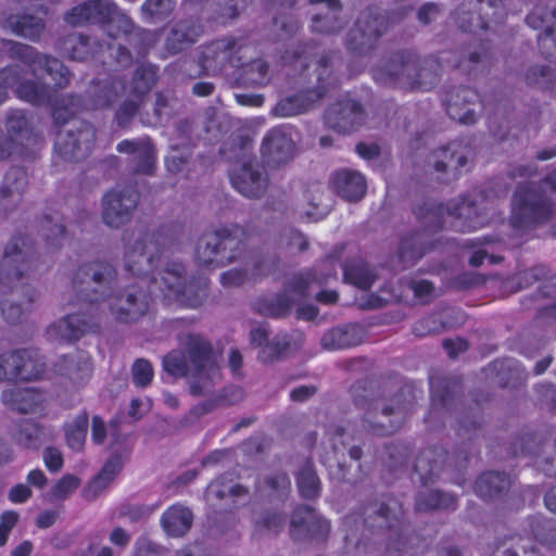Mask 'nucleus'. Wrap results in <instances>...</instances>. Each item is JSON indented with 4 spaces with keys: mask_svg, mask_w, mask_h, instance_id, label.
Wrapping results in <instances>:
<instances>
[{
    "mask_svg": "<svg viewBox=\"0 0 556 556\" xmlns=\"http://www.w3.org/2000/svg\"><path fill=\"white\" fill-rule=\"evenodd\" d=\"M178 225H162L155 232L140 233L132 244L130 236L125 233V268L135 281L115 290L116 268L106 261H92L81 264L72 279L75 293L73 305L85 308L84 313L68 314L55 321L49 333L66 342H75L88 333L100 330L97 304L109 302V309L118 324H136L151 311L152 286L157 285L164 301L181 307L197 308L208 294V278L197 275L186 279V269L181 263L168 264L160 274L154 275L164 252L176 241Z\"/></svg>",
    "mask_w": 556,
    "mask_h": 556,
    "instance_id": "obj_1",
    "label": "nucleus"
},
{
    "mask_svg": "<svg viewBox=\"0 0 556 556\" xmlns=\"http://www.w3.org/2000/svg\"><path fill=\"white\" fill-rule=\"evenodd\" d=\"M16 97L35 106H51L52 117L58 125L72 122L65 131L59 130L54 141L55 153L66 162H79L92 152L97 134L93 125L87 121L73 119L84 111L111 108L126 90L125 81L114 77L93 78L86 96L68 93L55 99V89L46 83L21 78L15 84Z\"/></svg>",
    "mask_w": 556,
    "mask_h": 556,
    "instance_id": "obj_2",
    "label": "nucleus"
},
{
    "mask_svg": "<svg viewBox=\"0 0 556 556\" xmlns=\"http://www.w3.org/2000/svg\"><path fill=\"white\" fill-rule=\"evenodd\" d=\"M393 386L387 389L372 379L357 380L352 384L350 392L355 406L364 409L362 426L366 433L386 437L394 433L414 412L418 393L413 383H396V394L390 399L389 404L382 403L386 392L391 391Z\"/></svg>",
    "mask_w": 556,
    "mask_h": 556,
    "instance_id": "obj_3",
    "label": "nucleus"
},
{
    "mask_svg": "<svg viewBox=\"0 0 556 556\" xmlns=\"http://www.w3.org/2000/svg\"><path fill=\"white\" fill-rule=\"evenodd\" d=\"M177 340L181 349L172 350L163 357V369L176 379L190 377L191 395L208 393L218 375L213 345L203 334L194 332L180 333Z\"/></svg>",
    "mask_w": 556,
    "mask_h": 556,
    "instance_id": "obj_4",
    "label": "nucleus"
},
{
    "mask_svg": "<svg viewBox=\"0 0 556 556\" xmlns=\"http://www.w3.org/2000/svg\"><path fill=\"white\" fill-rule=\"evenodd\" d=\"M362 523L384 543L383 556H404L413 540L407 535L403 503L392 494H381L362 507Z\"/></svg>",
    "mask_w": 556,
    "mask_h": 556,
    "instance_id": "obj_5",
    "label": "nucleus"
},
{
    "mask_svg": "<svg viewBox=\"0 0 556 556\" xmlns=\"http://www.w3.org/2000/svg\"><path fill=\"white\" fill-rule=\"evenodd\" d=\"M442 63L439 56L430 55L420 60L410 50L394 52L384 67L374 71V78L392 87L429 91L440 80Z\"/></svg>",
    "mask_w": 556,
    "mask_h": 556,
    "instance_id": "obj_6",
    "label": "nucleus"
},
{
    "mask_svg": "<svg viewBox=\"0 0 556 556\" xmlns=\"http://www.w3.org/2000/svg\"><path fill=\"white\" fill-rule=\"evenodd\" d=\"M509 225L531 231L556 220V200L534 181L519 182L510 200Z\"/></svg>",
    "mask_w": 556,
    "mask_h": 556,
    "instance_id": "obj_7",
    "label": "nucleus"
},
{
    "mask_svg": "<svg viewBox=\"0 0 556 556\" xmlns=\"http://www.w3.org/2000/svg\"><path fill=\"white\" fill-rule=\"evenodd\" d=\"M526 23L533 29H543L538 35V47L543 58L549 63L547 65L531 66L526 75V83L530 87L543 91L556 90V8L552 11L547 5L536 4L526 16Z\"/></svg>",
    "mask_w": 556,
    "mask_h": 556,
    "instance_id": "obj_8",
    "label": "nucleus"
},
{
    "mask_svg": "<svg viewBox=\"0 0 556 556\" xmlns=\"http://www.w3.org/2000/svg\"><path fill=\"white\" fill-rule=\"evenodd\" d=\"M416 218L426 226L442 229L444 216L452 218L451 226L456 231L470 232L483 228L489 222V214L479 210L475 201L462 197L458 202L444 204L432 200H425L413 208Z\"/></svg>",
    "mask_w": 556,
    "mask_h": 556,
    "instance_id": "obj_9",
    "label": "nucleus"
},
{
    "mask_svg": "<svg viewBox=\"0 0 556 556\" xmlns=\"http://www.w3.org/2000/svg\"><path fill=\"white\" fill-rule=\"evenodd\" d=\"M249 237V230L238 224L203 233L195 250L198 265L216 268L240 258L245 251Z\"/></svg>",
    "mask_w": 556,
    "mask_h": 556,
    "instance_id": "obj_10",
    "label": "nucleus"
},
{
    "mask_svg": "<svg viewBox=\"0 0 556 556\" xmlns=\"http://www.w3.org/2000/svg\"><path fill=\"white\" fill-rule=\"evenodd\" d=\"M332 55L325 53L317 60V85L314 88L301 90L294 94L280 99L273 112L279 117H290L303 114L320 101L330 89L336 88L338 85L337 78L332 71Z\"/></svg>",
    "mask_w": 556,
    "mask_h": 556,
    "instance_id": "obj_11",
    "label": "nucleus"
},
{
    "mask_svg": "<svg viewBox=\"0 0 556 556\" xmlns=\"http://www.w3.org/2000/svg\"><path fill=\"white\" fill-rule=\"evenodd\" d=\"M250 46L247 36H225L201 47L199 64L204 74H222L239 70L245 59L244 50Z\"/></svg>",
    "mask_w": 556,
    "mask_h": 556,
    "instance_id": "obj_12",
    "label": "nucleus"
},
{
    "mask_svg": "<svg viewBox=\"0 0 556 556\" xmlns=\"http://www.w3.org/2000/svg\"><path fill=\"white\" fill-rule=\"evenodd\" d=\"M38 254L33 240L14 235L0 256V285L12 286L24 277L29 278L37 267Z\"/></svg>",
    "mask_w": 556,
    "mask_h": 556,
    "instance_id": "obj_13",
    "label": "nucleus"
},
{
    "mask_svg": "<svg viewBox=\"0 0 556 556\" xmlns=\"http://www.w3.org/2000/svg\"><path fill=\"white\" fill-rule=\"evenodd\" d=\"M63 20L73 27L87 24L109 26L116 22L124 34L131 33L135 26L131 18L113 0L84 1L67 10Z\"/></svg>",
    "mask_w": 556,
    "mask_h": 556,
    "instance_id": "obj_14",
    "label": "nucleus"
},
{
    "mask_svg": "<svg viewBox=\"0 0 556 556\" xmlns=\"http://www.w3.org/2000/svg\"><path fill=\"white\" fill-rule=\"evenodd\" d=\"M1 42L8 47L9 59L18 61L29 67L33 74H36L37 71H43L53 80L55 90L66 88L70 85L72 73L61 60L41 53L35 47L23 42L10 39H2Z\"/></svg>",
    "mask_w": 556,
    "mask_h": 556,
    "instance_id": "obj_15",
    "label": "nucleus"
},
{
    "mask_svg": "<svg viewBox=\"0 0 556 556\" xmlns=\"http://www.w3.org/2000/svg\"><path fill=\"white\" fill-rule=\"evenodd\" d=\"M390 25L389 15L378 7H368L357 16L346 39V49L355 55L374 51Z\"/></svg>",
    "mask_w": 556,
    "mask_h": 556,
    "instance_id": "obj_16",
    "label": "nucleus"
},
{
    "mask_svg": "<svg viewBox=\"0 0 556 556\" xmlns=\"http://www.w3.org/2000/svg\"><path fill=\"white\" fill-rule=\"evenodd\" d=\"M506 0H466L452 15L458 27L465 33L477 34L501 25L505 17Z\"/></svg>",
    "mask_w": 556,
    "mask_h": 556,
    "instance_id": "obj_17",
    "label": "nucleus"
},
{
    "mask_svg": "<svg viewBox=\"0 0 556 556\" xmlns=\"http://www.w3.org/2000/svg\"><path fill=\"white\" fill-rule=\"evenodd\" d=\"M119 418L114 417L109 422L111 445H121L123 452L114 451L106 459L101 470L92 477L81 491V496L91 502L94 501L116 478L124 466V457L128 456L129 448L125 446L126 435L119 432Z\"/></svg>",
    "mask_w": 556,
    "mask_h": 556,
    "instance_id": "obj_18",
    "label": "nucleus"
},
{
    "mask_svg": "<svg viewBox=\"0 0 556 556\" xmlns=\"http://www.w3.org/2000/svg\"><path fill=\"white\" fill-rule=\"evenodd\" d=\"M331 522L308 505H296L291 514L289 534L295 542L326 543Z\"/></svg>",
    "mask_w": 556,
    "mask_h": 556,
    "instance_id": "obj_19",
    "label": "nucleus"
},
{
    "mask_svg": "<svg viewBox=\"0 0 556 556\" xmlns=\"http://www.w3.org/2000/svg\"><path fill=\"white\" fill-rule=\"evenodd\" d=\"M46 370V363L36 349L14 350L0 355V382L8 376L22 381L39 380Z\"/></svg>",
    "mask_w": 556,
    "mask_h": 556,
    "instance_id": "obj_20",
    "label": "nucleus"
},
{
    "mask_svg": "<svg viewBox=\"0 0 556 556\" xmlns=\"http://www.w3.org/2000/svg\"><path fill=\"white\" fill-rule=\"evenodd\" d=\"M139 203V192L135 186H125L106 192L102 200V219L112 228H119L130 220Z\"/></svg>",
    "mask_w": 556,
    "mask_h": 556,
    "instance_id": "obj_21",
    "label": "nucleus"
},
{
    "mask_svg": "<svg viewBox=\"0 0 556 556\" xmlns=\"http://www.w3.org/2000/svg\"><path fill=\"white\" fill-rule=\"evenodd\" d=\"M433 168L437 173L446 174L445 182L458 179L469 170V162L473 159V149L463 140H453L433 151Z\"/></svg>",
    "mask_w": 556,
    "mask_h": 556,
    "instance_id": "obj_22",
    "label": "nucleus"
},
{
    "mask_svg": "<svg viewBox=\"0 0 556 556\" xmlns=\"http://www.w3.org/2000/svg\"><path fill=\"white\" fill-rule=\"evenodd\" d=\"M324 119L328 128L339 134H350L365 123L366 113L361 102L344 97L328 106Z\"/></svg>",
    "mask_w": 556,
    "mask_h": 556,
    "instance_id": "obj_23",
    "label": "nucleus"
},
{
    "mask_svg": "<svg viewBox=\"0 0 556 556\" xmlns=\"http://www.w3.org/2000/svg\"><path fill=\"white\" fill-rule=\"evenodd\" d=\"M33 118V113L29 111L10 109L7 113L4 126L9 137L21 142L23 147L37 156L45 146V139L35 129Z\"/></svg>",
    "mask_w": 556,
    "mask_h": 556,
    "instance_id": "obj_24",
    "label": "nucleus"
},
{
    "mask_svg": "<svg viewBox=\"0 0 556 556\" xmlns=\"http://www.w3.org/2000/svg\"><path fill=\"white\" fill-rule=\"evenodd\" d=\"M481 102L479 92L468 86L451 88L443 100L446 114L464 125H472L477 122V113L472 106Z\"/></svg>",
    "mask_w": 556,
    "mask_h": 556,
    "instance_id": "obj_25",
    "label": "nucleus"
},
{
    "mask_svg": "<svg viewBox=\"0 0 556 556\" xmlns=\"http://www.w3.org/2000/svg\"><path fill=\"white\" fill-rule=\"evenodd\" d=\"M295 143L291 131L285 126L274 127L265 135L261 154L268 165L279 166L292 159Z\"/></svg>",
    "mask_w": 556,
    "mask_h": 556,
    "instance_id": "obj_26",
    "label": "nucleus"
},
{
    "mask_svg": "<svg viewBox=\"0 0 556 556\" xmlns=\"http://www.w3.org/2000/svg\"><path fill=\"white\" fill-rule=\"evenodd\" d=\"M250 344L258 349L257 358L264 364H270L286 355L290 349V340L287 333H277L269 340L267 324H260L250 330Z\"/></svg>",
    "mask_w": 556,
    "mask_h": 556,
    "instance_id": "obj_27",
    "label": "nucleus"
},
{
    "mask_svg": "<svg viewBox=\"0 0 556 556\" xmlns=\"http://www.w3.org/2000/svg\"><path fill=\"white\" fill-rule=\"evenodd\" d=\"M229 179L238 192L251 199L261 198L268 186V178L263 175L255 159H249L238 170H231Z\"/></svg>",
    "mask_w": 556,
    "mask_h": 556,
    "instance_id": "obj_28",
    "label": "nucleus"
},
{
    "mask_svg": "<svg viewBox=\"0 0 556 556\" xmlns=\"http://www.w3.org/2000/svg\"><path fill=\"white\" fill-rule=\"evenodd\" d=\"M435 249L427 229L412 230L405 233L399 244L397 260L402 269H407Z\"/></svg>",
    "mask_w": 556,
    "mask_h": 556,
    "instance_id": "obj_29",
    "label": "nucleus"
},
{
    "mask_svg": "<svg viewBox=\"0 0 556 556\" xmlns=\"http://www.w3.org/2000/svg\"><path fill=\"white\" fill-rule=\"evenodd\" d=\"M203 31L199 16L179 20L173 25L166 37L165 49L169 54H177L195 43Z\"/></svg>",
    "mask_w": 556,
    "mask_h": 556,
    "instance_id": "obj_30",
    "label": "nucleus"
},
{
    "mask_svg": "<svg viewBox=\"0 0 556 556\" xmlns=\"http://www.w3.org/2000/svg\"><path fill=\"white\" fill-rule=\"evenodd\" d=\"M448 457V452L444 447L439 445L428 446L416 457L413 465L414 475H418L422 485L432 483L443 471Z\"/></svg>",
    "mask_w": 556,
    "mask_h": 556,
    "instance_id": "obj_31",
    "label": "nucleus"
},
{
    "mask_svg": "<svg viewBox=\"0 0 556 556\" xmlns=\"http://www.w3.org/2000/svg\"><path fill=\"white\" fill-rule=\"evenodd\" d=\"M3 404L20 414H42L46 409V399L34 388L7 389L1 394Z\"/></svg>",
    "mask_w": 556,
    "mask_h": 556,
    "instance_id": "obj_32",
    "label": "nucleus"
},
{
    "mask_svg": "<svg viewBox=\"0 0 556 556\" xmlns=\"http://www.w3.org/2000/svg\"><path fill=\"white\" fill-rule=\"evenodd\" d=\"M55 371L67 377L75 386H84L91 377L93 365L90 355L81 350L59 357Z\"/></svg>",
    "mask_w": 556,
    "mask_h": 556,
    "instance_id": "obj_33",
    "label": "nucleus"
},
{
    "mask_svg": "<svg viewBox=\"0 0 556 556\" xmlns=\"http://www.w3.org/2000/svg\"><path fill=\"white\" fill-rule=\"evenodd\" d=\"M330 186L333 191L349 202L361 200L367 190L365 177L356 170L338 169L330 177Z\"/></svg>",
    "mask_w": 556,
    "mask_h": 556,
    "instance_id": "obj_34",
    "label": "nucleus"
},
{
    "mask_svg": "<svg viewBox=\"0 0 556 556\" xmlns=\"http://www.w3.org/2000/svg\"><path fill=\"white\" fill-rule=\"evenodd\" d=\"M309 3H324L327 8L326 13L315 14L312 17V33L331 36L340 33L348 24V21L341 17L342 4L340 0H309Z\"/></svg>",
    "mask_w": 556,
    "mask_h": 556,
    "instance_id": "obj_35",
    "label": "nucleus"
},
{
    "mask_svg": "<svg viewBox=\"0 0 556 556\" xmlns=\"http://www.w3.org/2000/svg\"><path fill=\"white\" fill-rule=\"evenodd\" d=\"M38 232L43 239L47 250L52 252L63 244L66 238V227L63 214L51 205L38 220Z\"/></svg>",
    "mask_w": 556,
    "mask_h": 556,
    "instance_id": "obj_36",
    "label": "nucleus"
},
{
    "mask_svg": "<svg viewBox=\"0 0 556 556\" xmlns=\"http://www.w3.org/2000/svg\"><path fill=\"white\" fill-rule=\"evenodd\" d=\"M431 408H450L462 390V378L456 375L430 376Z\"/></svg>",
    "mask_w": 556,
    "mask_h": 556,
    "instance_id": "obj_37",
    "label": "nucleus"
},
{
    "mask_svg": "<svg viewBox=\"0 0 556 556\" xmlns=\"http://www.w3.org/2000/svg\"><path fill=\"white\" fill-rule=\"evenodd\" d=\"M116 150L119 153L135 156V173L152 175L156 165V155L153 144L147 140L124 139L117 143Z\"/></svg>",
    "mask_w": 556,
    "mask_h": 556,
    "instance_id": "obj_38",
    "label": "nucleus"
},
{
    "mask_svg": "<svg viewBox=\"0 0 556 556\" xmlns=\"http://www.w3.org/2000/svg\"><path fill=\"white\" fill-rule=\"evenodd\" d=\"M62 49L70 60L83 62L96 58L103 45L88 35L72 33L63 38Z\"/></svg>",
    "mask_w": 556,
    "mask_h": 556,
    "instance_id": "obj_39",
    "label": "nucleus"
},
{
    "mask_svg": "<svg viewBox=\"0 0 556 556\" xmlns=\"http://www.w3.org/2000/svg\"><path fill=\"white\" fill-rule=\"evenodd\" d=\"M343 281L362 290H369L377 279V273L363 257L346 258L342 264Z\"/></svg>",
    "mask_w": 556,
    "mask_h": 556,
    "instance_id": "obj_40",
    "label": "nucleus"
},
{
    "mask_svg": "<svg viewBox=\"0 0 556 556\" xmlns=\"http://www.w3.org/2000/svg\"><path fill=\"white\" fill-rule=\"evenodd\" d=\"M511 485L509 475L501 471L482 472L476 480L475 493L482 500H494L502 497Z\"/></svg>",
    "mask_w": 556,
    "mask_h": 556,
    "instance_id": "obj_41",
    "label": "nucleus"
},
{
    "mask_svg": "<svg viewBox=\"0 0 556 556\" xmlns=\"http://www.w3.org/2000/svg\"><path fill=\"white\" fill-rule=\"evenodd\" d=\"M363 341V333L356 325L336 327L324 333L321 345L329 351L345 350L357 346Z\"/></svg>",
    "mask_w": 556,
    "mask_h": 556,
    "instance_id": "obj_42",
    "label": "nucleus"
},
{
    "mask_svg": "<svg viewBox=\"0 0 556 556\" xmlns=\"http://www.w3.org/2000/svg\"><path fill=\"white\" fill-rule=\"evenodd\" d=\"M4 25L12 34L30 41H38L46 29V23L41 17L27 13L10 14Z\"/></svg>",
    "mask_w": 556,
    "mask_h": 556,
    "instance_id": "obj_43",
    "label": "nucleus"
},
{
    "mask_svg": "<svg viewBox=\"0 0 556 556\" xmlns=\"http://www.w3.org/2000/svg\"><path fill=\"white\" fill-rule=\"evenodd\" d=\"M23 294L25 299L21 302H14L8 299H2L0 302V312L3 319L11 325L20 324L24 320L26 314L31 311L33 305L37 298L36 290L23 283Z\"/></svg>",
    "mask_w": 556,
    "mask_h": 556,
    "instance_id": "obj_44",
    "label": "nucleus"
},
{
    "mask_svg": "<svg viewBox=\"0 0 556 556\" xmlns=\"http://www.w3.org/2000/svg\"><path fill=\"white\" fill-rule=\"evenodd\" d=\"M193 521L192 511L182 505H172L161 517L165 532L175 538L184 536L191 528Z\"/></svg>",
    "mask_w": 556,
    "mask_h": 556,
    "instance_id": "obj_45",
    "label": "nucleus"
},
{
    "mask_svg": "<svg viewBox=\"0 0 556 556\" xmlns=\"http://www.w3.org/2000/svg\"><path fill=\"white\" fill-rule=\"evenodd\" d=\"M491 367L496 371L502 388L516 389L522 386L528 378V372L522 364L510 357L495 359Z\"/></svg>",
    "mask_w": 556,
    "mask_h": 556,
    "instance_id": "obj_46",
    "label": "nucleus"
},
{
    "mask_svg": "<svg viewBox=\"0 0 556 556\" xmlns=\"http://www.w3.org/2000/svg\"><path fill=\"white\" fill-rule=\"evenodd\" d=\"M159 79V66L149 62L138 64L129 83V94L144 100Z\"/></svg>",
    "mask_w": 556,
    "mask_h": 556,
    "instance_id": "obj_47",
    "label": "nucleus"
},
{
    "mask_svg": "<svg viewBox=\"0 0 556 556\" xmlns=\"http://www.w3.org/2000/svg\"><path fill=\"white\" fill-rule=\"evenodd\" d=\"M296 488L302 498L315 501L321 494V481L312 459H306L294 475Z\"/></svg>",
    "mask_w": 556,
    "mask_h": 556,
    "instance_id": "obj_48",
    "label": "nucleus"
},
{
    "mask_svg": "<svg viewBox=\"0 0 556 556\" xmlns=\"http://www.w3.org/2000/svg\"><path fill=\"white\" fill-rule=\"evenodd\" d=\"M457 497L440 490L419 491L415 498L417 511L455 510Z\"/></svg>",
    "mask_w": 556,
    "mask_h": 556,
    "instance_id": "obj_49",
    "label": "nucleus"
},
{
    "mask_svg": "<svg viewBox=\"0 0 556 556\" xmlns=\"http://www.w3.org/2000/svg\"><path fill=\"white\" fill-rule=\"evenodd\" d=\"M256 492L270 501L285 502L291 493L289 475L282 470L267 475L261 483L256 484Z\"/></svg>",
    "mask_w": 556,
    "mask_h": 556,
    "instance_id": "obj_50",
    "label": "nucleus"
},
{
    "mask_svg": "<svg viewBox=\"0 0 556 556\" xmlns=\"http://www.w3.org/2000/svg\"><path fill=\"white\" fill-rule=\"evenodd\" d=\"M267 2L278 11L273 17V24L279 26L282 34L287 37L295 35L301 28L300 22L293 13L287 11L292 10L298 0H267Z\"/></svg>",
    "mask_w": 556,
    "mask_h": 556,
    "instance_id": "obj_51",
    "label": "nucleus"
},
{
    "mask_svg": "<svg viewBox=\"0 0 556 556\" xmlns=\"http://www.w3.org/2000/svg\"><path fill=\"white\" fill-rule=\"evenodd\" d=\"M291 306L292 302L285 293L260 296L252 303L255 313L275 318L288 315Z\"/></svg>",
    "mask_w": 556,
    "mask_h": 556,
    "instance_id": "obj_52",
    "label": "nucleus"
},
{
    "mask_svg": "<svg viewBox=\"0 0 556 556\" xmlns=\"http://www.w3.org/2000/svg\"><path fill=\"white\" fill-rule=\"evenodd\" d=\"M13 439L24 448L38 450L46 439L45 428L37 421L24 419L18 424Z\"/></svg>",
    "mask_w": 556,
    "mask_h": 556,
    "instance_id": "obj_53",
    "label": "nucleus"
},
{
    "mask_svg": "<svg viewBox=\"0 0 556 556\" xmlns=\"http://www.w3.org/2000/svg\"><path fill=\"white\" fill-rule=\"evenodd\" d=\"M504 448L513 458L526 455L536 456L542 450V441L535 432L526 430L517 434Z\"/></svg>",
    "mask_w": 556,
    "mask_h": 556,
    "instance_id": "obj_54",
    "label": "nucleus"
},
{
    "mask_svg": "<svg viewBox=\"0 0 556 556\" xmlns=\"http://www.w3.org/2000/svg\"><path fill=\"white\" fill-rule=\"evenodd\" d=\"M89 415L87 410L79 413L72 421L63 427L67 446L73 451H81L88 433Z\"/></svg>",
    "mask_w": 556,
    "mask_h": 556,
    "instance_id": "obj_55",
    "label": "nucleus"
},
{
    "mask_svg": "<svg viewBox=\"0 0 556 556\" xmlns=\"http://www.w3.org/2000/svg\"><path fill=\"white\" fill-rule=\"evenodd\" d=\"M547 274L548 270L545 266H533L518 274V283L521 287H528L534 282L544 280V282L540 286L539 291L542 296L551 298L553 294H556V276L549 277V279L546 280Z\"/></svg>",
    "mask_w": 556,
    "mask_h": 556,
    "instance_id": "obj_56",
    "label": "nucleus"
},
{
    "mask_svg": "<svg viewBox=\"0 0 556 556\" xmlns=\"http://www.w3.org/2000/svg\"><path fill=\"white\" fill-rule=\"evenodd\" d=\"M28 185V175L27 170L21 166H12L4 174L1 187H0V198L2 200L8 198H13L17 195L22 197L26 187Z\"/></svg>",
    "mask_w": 556,
    "mask_h": 556,
    "instance_id": "obj_57",
    "label": "nucleus"
},
{
    "mask_svg": "<svg viewBox=\"0 0 556 556\" xmlns=\"http://www.w3.org/2000/svg\"><path fill=\"white\" fill-rule=\"evenodd\" d=\"M529 527L536 542L549 548L556 547V520L532 516L529 518Z\"/></svg>",
    "mask_w": 556,
    "mask_h": 556,
    "instance_id": "obj_58",
    "label": "nucleus"
},
{
    "mask_svg": "<svg viewBox=\"0 0 556 556\" xmlns=\"http://www.w3.org/2000/svg\"><path fill=\"white\" fill-rule=\"evenodd\" d=\"M239 70H241L239 78L248 87H264L269 81V64L264 60L243 62Z\"/></svg>",
    "mask_w": 556,
    "mask_h": 556,
    "instance_id": "obj_59",
    "label": "nucleus"
},
{
    "mask_svg": "<svg viewBox=\"0 0 556 556\" xmlns=\"http://www.w3.org/2000/svg\"><path fill=\"white\" fill-rule=\"evenodd\" d=\"M490 395L484 394L483 392L475 393V404L477 409L473 412V408H470L469 413H466L459 418V428L458 433L460 435L468 434L470 437V432H476L480 429L482 422V414L480 413V407L484 402H489Z\"/></svg>",
    "mask_w": 556,
    "mask_h": 556,
    "instance_id": "obj_60",
    "label": "nucleus"
},
{
    "mask_svg": "<svg viewBox=\"0 0 556 556\" xmlns=\"http://www.w3.org/2000/svg\"><path fill=\"white\" fill-rule=\"evenodd\" d=\"M177 0H146L141 5V12L147 22H162L175 11Z\"/></svg>",
    "mask_w": 556,
    "mask_h": 556,
    "instance_id": "obj_61",
    "label": "nucleus"
},
{
    "mask_svg": "<svg viewBox=\"0 0 556 556\" xmlns=\"http://www.w3.org/2000/svg\"><path fill=\"white\" fill-rule=\"evenodd\" d=\"M386 450L388 471L391 475H396L406 467L410 446L402 442H392L386 446Z\"/></svg>",
    "mask_w": 556,
    "mask_h": 556,
    "instance_id": "obj_62",
    "label": "nucleus"
},
{
    "mask_svg": "<svg viewBox=\"0 0 556 556\" xmlns=\"http://www.w3.org/2000/svg\"><path fill=\"white\" fill-rule=\"evenodd\" d=\"M315 48L313 40L298 42L293 48L286 49L280 60L283 65H295L298 62L302 63V70L306 71L309 67L307 62L311 58V51Z\"/></svg>",
    "mask_w": 556,
    "mask_h": 556,
    "instance_id": "obj_63",
    "label": "nucleus"
},
{
    "mask_svg": "<svg viewBox=\"0 0 556 556\" xmlns=\"http://www.w3.org/2000/svg\"><path fill=\"white\" fill-rule=\"evenodd\" d=\"M286 522V516L282 511L278 510H267L265 511L257 520L254 522V533L255 534H265V533H279Z\"/></svg>",
    "mask_w": 556,
    "mask_h": 556,
    "instance_id": "obj_64",
    "label": "nucleus"
}]
</instances>
